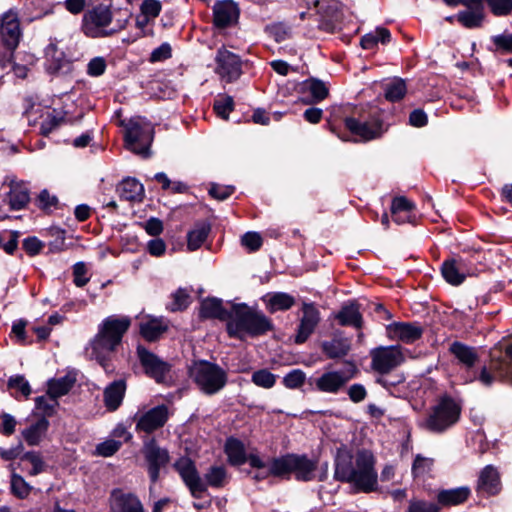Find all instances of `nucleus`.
I'll return each instance as SVG.
<instances>
[{"label":"nucleus","instance_id":"nucleus-1","mask_svg":"<svg viewBox=\"0 0 512 512\" xmlns=\"http://www.w3.org/2000/svg\"><path fill=\"white\" fill-rule=\"evenodd\" d=\"M354 455L346 445L336 449L334 456V479L341 483H350L357 492L371 493L378 488V474L375 469L376 458L371 450L358 449Z\"/></svg>","mask_w":512,"mask_h":512},{"label":"nucleus","instance_id":"nucleus-2","mask_svg":"<svg viewBox=\"0 0 512 512\" xmlns=\"http://www.w3.org/2000/svg\"><path fill=\"white\" fill-rule=\"evenodd\" d=\"M317 460L310 459L307 454L286 453L278 457H270L266 467L268 470L257 469L252 475L255 482L269 477L290 480L292 476L299 482H310L315 479Z\"/></svg>","mask_w":512,"mask_h":512},{"label":"nucleus","instance_id":"nucleus-3","mask_svg":"<svg viewBox=\"0 0 512 512\" xmlns=\"http://www.w3.org/2000/svg\"><path fill=\"white\" fill-rule=\"evenodd\" d=\"M329 130L343 141H350V135L354 137L353 142H369L381 138L387 131L384 127L382 113L377 108H369L357 116H350L344 119V129L340 125L328 122Z\"/></svg>","mask_w":512,"mask_h":512},{"label":"nucleus","instance_id":"nucleus-4","mask_svg":"<svg viewBox=\"0 0 512 512\" xmlns=\"http://www.w3.org/2000/svg\"><path fill=\"white\" fill-rule=\"evenodd\" d=\"M233 320L226 323L229 338L243 340L244 334L258 338L275 330L271 318L247 303H233Z\"/></svg>","mask_w":512,"mask_h":512},{"label":"nucleus","instance_id":"nucleus-5","mask_svg":"<svg viewBox=\"0 0 512 512\" xmlns=\"http://www.w3.org/2000/svg\"><path fill=\"white\" fill-rule=\"evenodd\" d=\"M461 414V401L445 392L437 396L420 427L434 434H442L460 421Z\"/></svg>","mask_w":512,"mask_h":512},{"label":"nucleus","instance_id":"nucleus-6","mask_svg":"<svg viewBox=\"0 0 512 512\" xmlns=\"http://www.w3.org/2000/svg\"><path fill=\"white\" fill-rule=\"evenodd\" d=\"M113 0H89L81 20V31L89 38H104L116 34L123 29H106L113 21Z\"/></svg>","mask_w":512,"mask_h":512},{"label":"nucleus","instance_id":"nucleus-7","mask_svg":"<svg viewBox=\"0 0 512 512\" xmlns=\"http://www.w3.org/2000/svg\"><path fill=\"white\" fill-rule=\"evenodd\" d=\"M124 128L125 148L143 158L151 156L150 148L155 137L154 125L145 117L137 116L127 122L121 121Z\"/></svg>","mask_w":512,"mask_h":512},{"label":"nucleus","instance_id":"nucleus-8","mask_svg":"<svg viewBox=\"0 0 512 512\" xmlns=\"http://www.w3.org/2000/svg\"><path fill=\"white\" fill-rule=\"evenodd\" d=\"M188 376L206 395L221 391L228 382L227 372L217 363L208 360H193L188 366Z\"/></svg>","mask_w":512,"mask_h":512},{"label":"nucleus","instance_id":"nucleus-9","mask_svg":"<svg viewBox=\"0 0 512 512\" xmlns=\"http://www.w3.org/2000/svg\"><path fill=\"white\" fill-rule=\"evenodd\" d=\"M130 326L131 319L128 316L112 315L106 317L99 325L98 332L92 341V350L104 348L109 351H116Z\"/></svg>","mask_w":512,"mask_h":512},{"label":"nucleus","instance_id":"nucleus-10","mask_svg":"<svg viewBox=\"0 0 512 512\" xmlns=\"http://www.w3.org/2000/svg\"><path fill=\"white\" fill-rule=\"evenodd\" d=\"M352 370H332V364H328L321 375L311 376L307 380L309 390L313 392L326 394H339L342 392L348 382L355 377L357 368L353 362H349Z\"/></svg>","mask_w":512,"mask_h":512},{"label":"nucleus","instance_id":"nucleus-11","mask_svg":"<svg viewBox=\"0 0 512 512\" xmlns=\"http://www.w3.org/2000/svg\"><path fill=\"white\" fill-rule=\"evenodd\" d=\"M136 354L147 377L166 387L176 385L171 363L164 361L141 344L137 345Z\"/></svg>","mask_w":512,"mask_h":512},{"label":"nucleus","instance_id":"nucleus-12","mask_svg":"<svg viewBox=\"0 0 512 512\" xmlns=\"http://www.w3.org/2000/svg\"><path fill=\"white\" fill-rule=\"evenodd\" d=\"M473 380H478L483 386L490 387L496 381L512 387V342L505 348V356L491 359L488 366L481 367Z\"/></svg>","mask_w":512,"mask_h":512},{"label":"nucleus","instance_id":"nucleus-13","mask_svg":"<svg viewBox=\"0 0 512 512\" xmlns=\"http://www.w3.org/2000/svg\"><path fill=\"white\" fill-rule=\"evenodd\" d=\"M141 453L150 483L155 485L160 479L161 470L165 469L171 460L169 451L152 437L144 441Z\"/></svg>","mask_w":512,"mask_h":512},{"label":"nucleus","instance_id":"nucleus-14","mask_svg":"<svg viewBox=\"0 0 512 512\" xmlns=\"http://www.w3.org/2000/svg\"><path fill=\"white\" fill-rule=\"evenodd\" d=\"M223 450L229 465L232 467L249 463L251 468L254 469L266 468V462L256 453L247 454L245 444L235 436L226 438Z\"/></svg>","mask_w":512,"mask_h":512},{"label":"nucleus","instance_id":"nucleus-15","mask_svg":"<svg viewBox=\"0 0 512 512\" xmlns=\"http://www.w3.org/2000/svg\"><path fill=\"white\" fill-rule=\"evenodd\" d=\"M370 357L372 370L380 375L389 374L404 361L400 345L375 347L370 350Z\"/></svg>","mask_w":512,"mask_h":512},{"label":"nucleus","instance_id":"nucleus-16","mask_svg":"<svg viewBox=\"0 0 512 512\" xmlns=\"http://www.w3.org/2000/svg\"><path fill=\"white\" fill-rule=\"evenodd\" d=\"M172 467L189 489L191 496L196 499L201 498L206 492V485L200 477L194 460L188 456H181L172 464Z\"/></svg>","mask_w":512,"mask_h":512},{"label":"nucleus","instance_id":"nucleus-17","mask_svg":"<svg viewBox=\"0 0 512 512\" xmlns=\"http://www.w3.org/2000/svg\"><path fill=\"white\" fill-rule=\"evenodd\" d=\"M302 316L294 335V343L304 344L315 332L321 321V314L315 302L303 301L301 306Z\"/></svg>","mask_w":512,"mask_h":512},{"label":"nucleus","instance_id":"nucleus-18","mask_svg":"<svg viewBox=\"0 0 512 512\" xmlns=\"http://www.w3.org/2000/svg\"><path fill=\"white\" fill-rule=\"evenodd\" d=\"M213 27L223 31L235 27L239 23L240 7L234 0H217L213 7Z\"/></svg>","mask_w":512,"mask_h":512},{"label":"nucleus","instance_id":"nucleus-19","mask_svg":"<svg viewBox=\"0 0 512 512\" xmlns=\"http://www.w3.org/2000/svg\"><path fill=\"white\" fill-rule=\"evenodd\" d=\"M215 62L217 74L227 83L237 81L243 73L241 58L225 48L217 51Z\"/></svg>","mask_w":512,"mask_h":512},{"label":"nucleus","instance_id":"nucleus-20","mask_svg":"<svg viewBox=\"0 0 512 512\" xmlns=\"http://www.w3.org/2000/svg\"><path fill=\"white\" fill-rule=\"evenodd\" d=\"M386 333L391 340L413 344L422 338L424 328L419 322H392L386 326Z\"/></svg>","mask_w":512,"mask_h":512},{"label":"nucleus","instance_id":"nucleus-21","mask_svg":"<svg viewBox=\"0 0 512 512\" xmlns=\"http://www.w3.org/2000/svg\"><path fill=\"white\" fill-rule=\"evenodd\" d=\"M169 419V409L165 404L157 405L142 414L137 422L135 430L151 434L164 427Z\"/></svg>","mask_w":512,"mask_h":512},{"label":"nucleus","instance_id":"nucleus-22","mask_svg":"<svg viewBox=\"0 0 512 512\" xmlns=\"http://www.w3.org/2000/svg\"><path fill=\"white\" fill-rule=\"evenodd\" d=\"M502 490L500 473L493 465H486L477 479L476 492L480 496H496Z\"/></svg>","mask_w":512,"mask_h":512},{"label":"nucleus","instance_id":"nucleus-23","mask_svg":"<svg viewBox=\"0 0 512 512\" xmlns=\"http://www.w3.org/2000/svg\"><path fill=\"white\" fill-rule=\"evenodd\" d=\"M234 317L233 305L231 310L226 309L223 306V300L217 297H207L201 301L199 309V318L206 319H217L219 321H232Z\"/></svg>","mask_w":512,"mask_h":512},{"label":"nucleus","instance_id":"nucleus-24","mask_svg":"<svg viewBox=\"0 0 512 512\" xmlns=\"http://www.w3.org/2000/svg\"><path fill=\"white\" fill-rule=\"evenodd\" d=\"M415 209L413 201L405 196H396L392 199L390 207L392 220L398 225L410 223L415 226L417 224Z\"/></svg>","mask_w":512,"mask_h":512},{"label":"nucleus","instance_id":"nucleus-25","mask_svg":"<svg viewBox=\"0 0 512 512\" xmlns=\"http://www.w3.org/2000/svg\"><path fill=\"white\" fill-rule=\"evenodd\" d=\"M47 71L50 74H66L71 71L72 63L66 58L65 52L58 49L55 43H49L45 50Z\"/></svg>","mask_w":512,"mask_h":512},{"label":"nucleus","instance_id":"nucleus-26","mask_svg":"<svg viewBox=\"0 0 512 512\" xmlns=\"http://www.w3.org/2000/svg\"><path fill=\"white\" fill-rule=\"evenodd\" d=\"M21 36L20 24L16 17L5 15L0 24V42L3 48L16 50Z\"/></svg>","mask_w":512,"mask_h":512},{"label":"nucleus","instance_id":"nucleus-27","mask_svg":"<svg viewBox=\"0 0 512 512\" xmlns=\"http://www.w3.org/2000/svg\"><path fill=\"white\" fill-rule=\"evenodd\" d=\"M314 5L322 18L321 28L327 32H333L342 16L338 3L330 0H316Z\"/></svg>","mask_w":512,"mask_h":512},{"label":"nucleus","instance_id":"nucleus-28","mask_svg":"<svg viewBox=\"0 0 512 512\" xmlns=\"http://www.w3.org/2000/svg\"><path fill=\"white\" fill-rule=\"evenodd\" d=\"M9 192L6 195L7 203L11 211H19L25 209L29 204L30 190L24 181L12 180L9 183Z\"/></svg>","mask_w":512,"mask_h":512},{"label":"nucleus","instance_id":"nucleus-29","mask_svg":"<svg viewBox=\"0 0 512 512\" xmlns=\"http://www.w3.org/2000/svg\"><path fill=\"white\" fill-rule=\"evenodd\" d=\"M169 329L163 318L148 316L139 323V334L147 342H157Z\"/></svg>","mask_w":512,"mask_h":512},{"label":"nucleus","instance_id":"nucleus-30","mask_svg":"<svg viewBox=\"0 0 512 512\" xmlns=\"http://www.w3.org/2000/svg\"><path fill=\"white\" fill-rule=\"evenodd\" d=\"M471 496V489L468 486H460L451 489H441L436 495L439 507H452L464 504Z\"/></svg>","mask_w":512,"mask_h":512},{"label":"nucleus","instance_id":"nucleus-31","mask_svg":"<svg viewBox=\"0 0 512 512\" xmlns=\"http://www.w3.org/2000/svg\"><path fill=\"white\" fill-rule=\"evenodd\" d=\"M448 351L455 357L458 364L467 370L473 368L479 360L476 348L460 341L452 342Z\"/></svg>","mask_w":512,"mask_h":512},{"label":"nucleus","instance_id":"nucleus-32","mask_svg":"<svg viewBox=\"0 0 512 512\" xmlns=\"http://www.w3.org/2000/svg\"><path fill=\"white\" fill-rule=\"evenodd\" d=\"M261 300L270 314L287 311L296 303L295 297L287 292H269L262 296Z\"/></svg>","mask_w":512,"mask_h":512},{"label":"nucleus","instance_id":"nucleus-33","mask_svg":"<svg viewBox=\"0 0 512 512\" xmlns=\"http://www.w3.org/2000/svg\"><path fill=\"white\" fill-rule=\"evenodd\" d=\"M335 319L343 327L360 329L363 326V317L357 301H350L348 304H344L335 315Z\"/></svg>","mask_w":512,"mask_h":512},{"label":"nucleus","instance_id":"nucleus-34","mask_svg":"<svg viewBox=\"0 0 512 512\" xmlns=\"http://www.w3.org/2000/svg\"><path fill=\"white\" fill-rule=\"evenodd\" d=\"M124 379L114 380L104 390V404L108 411H116L122 404L126 392Z\"/></svg>","mask_w":512,"mask_h":512},{"label":"nucleus","instance_id":"nucleus-35","mask_svg":"<svg viewBox=\"0 0 512 512\" xmlns=\"http://www.w3.org/2000/svg\"><path fill=\"white\" fill-rule=\"evenodd\" d=\"M116 192L121 200L141 202L144 198V186L136 178L127 177L116 187Z\"/></svg>","mask_w":512,"mask_h":512},{"label":"nucleus","instance_id":"nucleus-36","mask_svg":"<svg viewBox=\"0 0 512 512\" xmlns=\"http://www.w3.org/2000/svg\"><path fill=\"white\" fill-rule=\"evenodd\" d=\"M212 230L209 220L196 221L194 228L187 232V250L190 252L198 250L207 240Z\"/></svg>","mask_w":512,"mask_h":512},{"label":"nucleus","instance_id":"nucleus-37","mask_svg":"<svg viewBox=\"0 0 512 512\" xmlns=\"http://www.w3.org/2000/svg\"><path fill=\"white\" fill-rule=\"evenodd\" d=\"M320 348L327 359L336 360L348 355L351 344L347 338L333 337L331 340L322 341Z\"/></svg>","mask_w":512,"mask_h":512},{"label":"nucleus","instance_id":"nucleus-38","mask_svg":"<svg viewBox=\"0 0 512 512\" xmlns=\"http://www.w3.org/2000/svg\"><path fill=\"white\" fill-rule=\"evenodd\" d=\"M455 18L464 28L475 29L480 28L483 25L485 19L484 5L483 4H472L471 8L467 10L459 11Z\"/></svg>","mask_w":512,"mask_h":512},{"label":"nucleus","instance_id":"nucleus-39","mask_svg":"<svg viewBox=\"0 0 512 512\" xmlns=\"http://www.w3.org/2000/svg\"><path fill=\"white\" fill-rule=\"evenodd\" d=\"M113 512H145L140 499L133 493H120L115 495Z\"/></svg>","mask_w":512,"mask_h":512},{"label":"nucleus","instance_id":"nucleus-40","mask_svg":"<svg viewBox=\"0 0 512 512\" xmlns=\"http://www.w3.org/2000/svg\"><path fill=\"white\" fill-rule=\"evenodd\" d=\"M75 384V378L65 375L60 378H51L47 381L48 397L54 401L58 398L67 395Z\"/></svg>","mask_w":512,"mask_h":512},{"label":"nucleus","instance_id":"nucleus-41","mask_svg":"<svg viewBox=\"0 0 512 512\" xmlns=\"http://www.w3.org/2000/svg\"><path fill=\"white\" fill-rule=\"evenodd\" d=\"M49 426V420L45 417H41L21 432L22 437L29 446H37L47 433Z\"/></svg>","mask_w":512,"mask_h":512},{"label":"nucleus","instance_id":"nucleus-42","mask_svg":"<svg viewBox=\"0 0 512 512\" xmlns=\"http://www.w3.org/2000/svg\"><path fill=\"white\" fill-rule=\"evenodd\" d=\"M204 484L214 489H222L229 482L228 472L223 465H212L204 474Z\"/></svg>","mask_w":512,"mask_h":512},{"label":"nucleus","instance_id":"nucleus-43","mask_svg":"<svg viewBox=\"0 0 512 512\" xmlns=\"http://www.w3.org/2000/svg\"><path fill=\"white\" fill-rule=\"evenodd\" d=\"M300 91L302 93L308 92L312 97V101H316L317 103L323 101L329 95V89L325 83L314 77L304 80L300 84Z\"/></svg>","mask_w":512,"mask_h":512},{"label":"nucleus","instance_id":"nucleus-44","mask_svg":"<svg viewBox=\"0 0 512 512\" xmlns=\"http://www.w3.org/2000/svg\"><path fill=\"white\" fill-rule=\"evenodd\" d=\"M441 274L445 281L453 286L462 284L466 279V275L459 271L454 258H449L443 261L441 265Z\"/></svg>","mask_w":512,"mask_h":512},{"label":"nucleus","instance_id":"nucleus-45","mask_svg":"<svg viewBox=\"0 0 512 512\" xmlns=\"http://www.w3.org/2000/svg\"><path fill=\"white\" fill-rule=\"evenodd\" d=\"M54 6L55 4H51L48 0H26L25 2V9L30 12L33 20L53 14Z\"/></svg>","mask_w":512,"mask_h":512},{"label":"nucleus","instance_id":"nucleus-46","mask_svg":"<svg viewBox=\"0 0 512 512\" xmlns=\"http://www.w3.org/2000/svg\"><path fill=\"white\" fill-rule=\"evenodd\" d=\"M407 93V85L404 79L395 78L386 84L384 90L385 99L390 102H398L402 100Z\"/></svg>","mask_w":512,"mask_h":512},{"label":"nucleus","instance_id":"nucleus-47","mask_svg":"<svg viewBox=\"0 0 512 512\" xmlns=\"http://www.w3.org/2000/svg\"><path fill=\"white\" fill-rule=\"evenodd\" d=\"M490 41L493 44V47L489 48L490 51L501 55L512 54V33L493 35Z\"/></svg>","mask_w":512,"mask_h":512},{"label":"nucleus","instance_id":"nucleus-48","mask_svg":"<svg viewBox=\"0 0 512 512\" xmlns=\"http://www.w3.org/2000/svg\"><path fill=\"white\" fill-rule=\"evenodd\" d=\"M32 490V486L25 479L13 472L11 474V493L20 500L26 499Z\"/></svg>","mask_w":512,"mask_h":512},{"label":"nucleus","instance_id":"nucleus-49","mask_svg":"<svg viewBox=\"0 0 512 512\" xmlns=\"http://www.w3.org/2000/svg\"><path fill=\"white\" fill-rule=\"evenodd\" d=\"M27 320L18 319L13 322L10 337H15V341L17 344L21 346H27L33 344V339L27 336L26 326Z\"/></svg>","mask_w":512,"mask_h":512},{"label":"nucleus","instance_id":"nucleus-50","mask_svg":"<svg viewBox=\"0 0 512 512\" xmlns=\"http://www.w3.org/2000/svg\"><path fill=\"white\" fill-rule=\"evenodd\" d=\"M307 380L306 373L299 368H295L283 377L282 383L287 389L295 390L301 388L307 383Z\"/></svg>","mask_w":512,"mask_h":512},{"label":"nucleus","instance_id":"nucleus-51","mask_svg":"<svg viewBox=\"0 0 512 512\" xmlns=\"http://www.w3.org/2000/svg\"><path fill=\"white\" fill-rule=\"evenodd\" d=\"M20 460L28 461L29 463H31L32 469L28 472L30 476H37L45 471L46 464L43 461L40 452L27 451L25 453H22Z\"/></svg>","mask_w":512,"mask_h":512},{"label":"nucleus","instance_id":"nucleus-52","mask_svg":"<svg viewBox=\"0 0 512 512\" xmlns=\"http://www.w3.org/2000/svg\"><path fill=\"white\" fill-rule=\"evenodd\" d=\"M277 375L273 374L266 368H262L253 372L251 381L258 387L270 389L276 383Z\"/></svg>","mask_w":512,"mask_h":512},{"label":"nucleus","instance_id":"nucleus-53","mask_svg":"<svg viewBox=\"0 0 512 512\" xmlns=\"http://www.w3.org/2000/svg\"><path fill=\"white\" fill-rule=\"evenodd\" d=\"M234 107V99L230 95H224L222 98L215 100L213 104L215 114L223 120L229 119V114L234 110Z\"/></svg>","mask_w":512,"mask_h":512},{"label":"nucleus","instance_id":"nucleus-54","mask_svg":"<svg viewBox=\"0 0 512 512\" xmlns=\"http://www.w3.org/2000/svg\"><path fill=\"white\" fill-rule=\"evenodd\" d=\"M190 305V295L183 288H178L172 294V301L167 305V309L171 312L184 311Z\"/></svg>","mask_w":512,"mask_h":512},{"label":"nucleus","instance_id":"nucleus-55","mask_svg":"<svg viewBox=\"0 0 512 512\" xmlns=\"http://www.w3.org/2000/svg\"><path fill=\"white\" fill-rule=\"evenodd\" d=\"M52 113H48L46 118L40 124V134L44 137H48L56 128L66 122L65 116H57Z\"/></svg>","mask_w":512,"mask_h":512},{"label":"nucleus","instance_id":"nucleus-56","mask_svg":"<svg viewBox=\"0 0 512 512\" xmlns=\"http://www.w3.org/2000/svg\"><path fill=\"white\" fill-rule=\"evenodd\" d=\"M491 13L496 17L508 16L512 13V0H485Z\"/></svg>","mask_w":512,"mask_h":512},{"label":"nucleus","instance_id":"nucleus-57","mask_svg":"<svg viewBox=\"0 0 512 512\" xmlns=\"http://www.w3.org/2000/svg\"><path fill=\"white\" fill-rule=\"evenodd\" d=\"M113 351L106 350L104 348H99L97 350H92V358L97 361V363L104 369L106 373H112L115 370V366L112 363V359L110 353Z\"/></svg>","mask_w":512,"mask_h":512},{"label":"nucleus","instance_id":"nucleus-58","mask_svg":"<svg viewBox=\"0 0 512 512\" xmlns=\"http://www.w3.org/2000/svg\"><path fill=\"white\" fill-rule=\"evenodd\" d=\"M59 200L57 196L50 195L47 189H43L35 199L36 206L42 211H51V208H57Z\"/></svg>","mask_w":512,"mask_h":512},{"label":"nucleus","instance_id":"nucleus-59","mask_svg":"<svg viewBox=\"0 0 512 512\" xmlns=\"http://www.w3.org/2000/svg\"><path fill=\"white\" fill-rule=\"evenodd\" d=\"M406 512H440V507L435 502L424 499H411Z\"/></svg>","mask_w":512,"mask_h":512},{"label":"nucleus","instance_id":"nucleus-60","mask_svg":"<svg viewBox=\"0 0 512 512\" xmlns=\"http://www.w3.org/2000/svg\"><path fill=\"white\" fill-rule=\"evenodd\" d=\"M235 187L233 185H220L217 183H211L208 189V194L216 200L224 201L228 199L234 192Z\"/></svg>","mask_w":512,"mask_h":512},{"label":"nucleus","instance_id":"nucleus-61","mask_svg":"<svg viewBox=\"0 0 512 512\" xmlns=\"http://www.w3.org/2000/svg\"><path fill=\"white\" fill-rule=\"evenodd\" d=\"M122 442L114 439H107L96 446V454L102 457H111L117 453Z\"/></svg>","mask_w":512,"mask_h":512},{"label":"nucleus","instance_id":"nucleus-62","mask_svg":"<svg viewBox=\"0 0 512 512\" xmlns=\"http://www.w3.org/2000/svg\"><path fill=\"white\" fill-rule=\"evenodd\" d=\"M241 245L249 252H256L262 247L263 239L258 232L249 231L241 237Z\"/></svg>","mask_w":512,"mask_h":512},{"label":"nucleus","instance_id":"nucleus-63","mask_svg":"<svg viewBox=\"0 0 512 512\" xmlns=\"http://www.w3.org/2000/svg\"><path fill=\"white\" fill-rule=\"evenodd\" d=\"M44 247H45L44 242L41 241L36 236H28L22 242L23 250L30 257H35V256L39 255Z\"/></svg>","mask_w":512,"mask_h":512},{"label":"nucleus","instance_id":"nucleus-64","mask_svg":"<svg viewBox=\"0 0 512 512\" xmlns=\"http://www.w3.org/2000/svg\"><path fill=\"white\" fill-rule=\"evenodd\" d=\"M7 387L8 389H16L20 391L21 394L25 397H28L32 392L29 382L23 375L11 376L8 379Z\"/></svg>","mask_w":512,"mask_h":512}]
</instances>
